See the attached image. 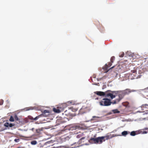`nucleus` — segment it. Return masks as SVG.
<instances>
[{"mask_svg":"<svg viewBox=\"0 0 148 148\" xmlns=\"http://www.w3.org/2000/svg\"><path fill=\"white\" fill-rule=\"evenodd\" d=\"M39 116H37L36 117L34 118V119H33V120H36L37 119H38L39 118Z\"/></svg>","mask_w":148,"mask_h":148,"instance_id":"nucleus-25","label":"nucleus"},{"mask_svg":"<svg viewBox=\"0 0 148 148\" xmlns=\"http://www.w3.org/2000/svg\"><path fill=\"white\" fill-rule=\"evenodd\" d=\"M30 119H31V120H33V119H34V118L33 117H31L30 118Z\"/></svg>","mask_w":148,"mask_h":148,"instance_id":"nucleus-31","label":"nucleus"},{"mask_svg":"<svg viewBox=\"0 0 148 148\" xmlns=\"http://www.w3.org/2000/svg\"><path fill=\"white\" fill-rule=\"evenodd\" d=\"M108 91H107V92ZM108 91H110L112 93H108L106 94V96L107 97L110 96V98L112 99H113V98H115L116 97V95L114 94H117L118 93L117 91H111L110 90H108ZM107 92V91L106 92Z\"/></svg>","mask_w":148,"mask_h":148,"instance_id":"nucleus-2","label":"nucleus"},{"mask_svg":"<svg viewBox=\"0 0 148 148\" xmlns=\"http://www.w3.org/2000/svg\"><path fill=\"white\" fill-rule=\"evenodd\" d=\"M30 138L31 140L36 139H38V137L36 135H33L31 136Z\"/></svg>","mask_w":148,"mask_h":148,"instance_id":"nucleus-11","label":"nucleus"},{"mask_svg":"<svg viewBox=\"0 0 148 148\" xmlns=\"http://www.w3.org/2000/svg\"><path fill=\"white\" fill-rule=\"evenodd\" d=\"M49 111L47 110H45L44 111V112H43V113H49Z\"/></svg>","mask_w":148,"mask_h":148,"instance_id":"nucleus-26","label":"nucleus"},{"mask_svg":"<svg viewBox=\"0 0 148 148\" xmlns=\"http://www.w3.org/2000/svg\"><path fill=\"white\" fill-rule=\"evenodd\" d=\"M95 93L100 96H104L105 95V92L101 91H96L95 92Z\"/></svg>","mask_w":148,"mask_h":148,"instance_id":"nucleus-8","label":"nucleus"},{"mask_svg":"<svg viewBox=\"0 0 148 148\" xmlns=\"http://www.w3.org/2000/svg\"><path fill=\"white\" fill-rule=\"evenodd\" d=\"M74 130L79 129L81 128L80 126L78 125H75L73 127Z\"/></svg>","mask_w":148,"mask_h":148,"instance_id":"nucleus-18","label":"nucleus"},{"mask_svg":"<svg viewBox=\"0 0 148 148\" xmlns=\"http://www.w3.org/2000/svg\"><path fill=\"white\" fill-rule=\"evenodd\" d=\"M4 125L5 127H11L14 125V124H13L12 123H8L6 122L5 123Z\"/></svg>","mask_w":148,"mask_h":148,"instance_id":"nucleus-9","label":"nucleus"},{"mask_svg":"<svg viewBox=\"0 0 148 148\" xmlns=\"http://www.w3.org/2000/svg\"><path fill=\"white\" fill-rule=\"evenodd\" d=\"M10 121H11L13 122L14 121V119L13 117L11 116L10 117Z\"/></svg>","mask_w":148,"mask_h":148,"instance_id":"nucleus-21","label":"nucleus"},{"mask_svg":"<svg viewBox=\"0 0 148 148\" xmlns=\"http://www.w3.org/2000/svg\"><path fill=\"white\" fill-rule=\"evenodd\" d=\"M20 140V139L19 138H15L14 140V141L16 142H18Z\"/></svg>","mask_w":148,"mask_h":148,"instance_id":"nucleus-23","label":"nucleus"},{"mask_svg":"<svg viewBox=\"0 0 148 148\" xmlns=\"http://www.w3.org/2000/svg\"><path fill=\"white\" fill-rule=\"evenodd\" d=\"M114 136H113V135L110 134L109 135H108L105 136H103V139L105 141L106 140H107L111 138Z\"/></svg>","mask_w":148,"mask_h":148,"instance_id":"nucleus-5","label":"nucleus"},{"mask_svg":"<svg viewBox=\"0 0 148 148\" xmlns=\"http://www.w3.org/2000/svg\"><path fill=\"white\" fill-rule=\"evenodd\" d=\"M147 55L145 57H144L143 58L145 60L147 59Z\"/></svg>","mask_w":148,"mask_h":148,"instance_id":"nucleus-30","label":"nucleus"},{"mask_svg":"<svg viewBox=\"0 0 148 148\" xmlns=\"http://www.w3.org/2000/svg\"><path fill=\"white\" fill-rule=\"evenodd\" d=\"M3 100H0V105H3Z\"/></svg>","mask_w":148,"mask_h":148,"instance_id":"nucleus-24","label":"nucleus"},{"mask_svg":"<svg viewBox=\"0 0 148 148\" xmlns=\"http://www.w3.org/2000/svg\"><path fill=\"white\" fill-rule=\"evenodd\" d=\"M97 143H101L103 141H104L103 136L99 137L97 138Z\"/></svg>","mask_w":148,"mask_h":148,"instance_id":"nucleus-3","label":"nucleus"},{"mask_svg":"<svg viewBox=\"0 0 148 148\" xmlns=\"http://www.w3.org/2000/svg\"><path fill=\"white\" fill-rule=\"evenodd\" d=\"M112 62H111L108 63V64H106L105 66V69L106 70H108L109 68L112 65ZM114 67V66L112 67L111 68L109 69V70L113 68Z\"/></svg>","mask_w":148,"mask_h":148,"instance_id":"nucleus-6","label":"nucleus"},{"mask_svg":"<svg viewBox=\"0 0 148 148\" xmlns=\"http://www.w3.org/2000/svg\"><path fill=\"white\" fill-rule=\"evenodd\" d=\"M73 147L72 148H75L79 146V144L78 142H75L71 145Z\"/></svg>","mask_w":148,"mask_h":148,"instance_id":"nucleus-10","label":"nucleus"},{"mask_svg":"<svg viewBox=\"0 0 148 148\" xmlns=\"http://www.w3.org/2000/svg\"><path fill=\"white\" fill-rule=\"evenodd\" d=\"M42 130H40V129H38L36 130V131L37 133H40V131Z\"/></svg>","mask_w":148,"mask_h":148,"instance_id":"nucleus-22","label":"nucleus"},{"mask_svg":"<svg viewBox=\"0 0 148 148\" xmlns=\"http://www.w3.org/2000/svg\"><path fill=\"white\" fill-rule=\"evenodd\" d=\"M30 110V109H29V108H27V109L26 110Z\"/></svg>","mask_w":148,"mask_h":148,"instance_id":"nucleus-33","label":"nucleus"},{"mask_svg":"<svg viewBox=\"0 0 148 148\" xmlns=\"http://www.w3.org/2000/svg\"><path fill=\"white\" fill-rule=\"evenodd\" d=\"M33 129H34V128H32V130H33Z\"/></svg>","mask_w":148,"mask_h":148,"instance_id":"nucleus-39","label":"nucleus"},{"mask_svg":"<svg viewBox=\"0 0 148 148\" xmlns=\"http://www.w3.org/2000/svg\"><path fill=\"white\" fill-rule=\"evenodd\" d=\"M53 111L57 113H59L60 112V110L55 108H53Z\"/></svg>","mask_w":148,"mask_h":148,"instance_id":"nucleus-14","label":"nucleus"},{"mask_svg":"<svg viewBox=\"0 0 148 148\" xmlns=\"http://www.w3.org/2000/svg\"><path fill=\"white\" fill-rule=\"evenodd\" d=\"M93 119H91V121H92Z\"/></svg>","mask_w":148,"mask_h":148,"instance_id":"nucleus-36","label":"nucleus"},{"mask_svg":"<svg viewBox=\"0 0 148 148\" xmlns=\"http://www.w3.org/2000/svg\"><path fill=\"white\" fill-rule=\"evenodd\" d=\"M112 112L114 114L119 113L120 112L117 109L113 110H112Z\"/></svg>","mask_w":148,"mask_h":148,"instance_id":"nucleus-15","label":"nucleus"},{"mask_svg":"<svg viewBox=\"0 0 148 148\" xmlns=\"http://www.w3.org/2000/svg\"><path fill=\"white\" fill-rule=\"evenodd\" d=\"M67 112V111H65V112H64V113H65V115H67V114H66V112Z\"/></svg>","mask_w":148,"mask_h":148,"instance_id":"nucleus-32","label":"nucleus"},{"mask_svg":"<svg viewBox=\"0 0 148 148\" xmlns=\"http://www.w3.org/2000/svg\"><path fill=\"white\" fill-rule=\"evenodd\" d=\"M115 59V58L114 56H112L110 59V61L112 63H113Z\"/></svg>","mask_w":148,"mask_h":148,"instance_id":"nucleus-20","label":"nucleus"},{"mask_svg":"<svg viewBox=\"0 0 148 148\" xmlns=\"http://www.w3.org/2000/svg\"><path fill=\"white\" fill-rule=\"evenodd\" d=\"M124 55V53H123L122 54L119 56L120 57H123Z\"/></svg>","mask_w":148,"mask_h":148,"instance_id":"nucleus-27","label":"nucleus"},{"mask_svg":"<svg viewBox=\"0 0 148 148\" xmlns=\"http://www.w3.org/2000/svg\"><path fill=\"white\" fill-rule=\"evenodd\" d=\"M97 138L91 137L89 140V142L91 143H97Z\"/></svg>","mask_w":148,"mask_h":148,"instance_id":"nucleus-4","label":"nucleus"},{"mask_svg":"<svg viewBox=\"0 0 148 148\" xmlns=\"http://www.w3.org/2000/svg\"><path fill=\"white\" fill-rule=\"evenodd\" d=\"M31 144L33 145H34L37 144V142L36 140H32L31 142Z\"/></svg>","mask_w":148,"mask_h":148,"instance_id":"nucleus-17","label":"nucleus"},{"mask_svg":"<svg viewBox=\"0 0 148 148\" xmlns=\"http://www.w3.org/2000/svg\"><path fill=\"white\" fill-rule=\"evenodd\" d=\"M97 117H96V116H93L92 117V118H97Z\"/></svg>","mask_w":148,"mask_h":148,"instance_id":"nucleus-35","label":"nucleus"},{"mask_svg":"<svg viewBox=\"0 0 148 148\" xmlns=\"http://www.w3.org/2000/svg\"><path fill=\"white\" fill-rule=\"evenodd\" d=\"M144 90H145V91L148 92V87L145 89Z\"/></svg>","mask_w":148,"mask_h":148,"instance_id":"nucleus-29","label":"nucleus"},{"mask_svg":"<svg viewBox=\"0 0 148 148\" xmlns=\"http://www.w3.org/2000/svg\"><path fill=\"white\" fill-rule=\"evenodd\" d=\"M132 92V91L129 89H127L123 91V93L124 95H127Z\"/></svg>","mask_w":148,"mask_h":148,"instance_id":"nucleus-7","label":"nucleus"},{"mask_svg":"<svg viewBox=\"0 0 148 148\" xmlns=\"http://www.w3.org/2000/svg\"><path fill=\"white\" fill-rule=\"evenodd\" d=\"M4 130V129H3V130H2L1 131H3V130Z\"/></svg>","mask_w":148,"mask_h":148,"instance_id":"nucleus-37","label":"nucleus"},{"mask_svg":"<svg viewBox=\"0 0 148 148\" xmlns=\"http://www.w3.org/2000/svg\"><path fill=\"white\" fill-rule=\"evenodd\" d=\"M15 119L16 120H18V118L16 116H15Z\"/></svg>","mask_w":148,"mask_h":148,"instance_id":"nucleus-28","label":"nucleus"},{"mask_svg":"<svg viewBox=\"0 0 148 148\" xmlns=\"http://www.w3.org/2000/svg\"><path fill=\"white\" fill-rule=\"evenodd\" d=\"M111 103L110 100L107 98H103L99 102L100 105L101 106H109Z\"/></svg>","mask_w":148,"mask_h":148,"instance_id":"nucleus-1","label":"nucleus"},{"mask_svg":"<svg viewBox=\"0 0 148 148\" xmlns=\"http://www.w3.org/2000/svg\"><path fill=\"white\" fill-rule=\"evenodd\" d=\"M144 105L145 106H148V104H145Z\"/></svg>","mask_w":148,"mask_h":148,"instance_id":"nucleus-34","label":"nucleus"},{"mask_svg":"<svg viewBox=\"0 0 148 148\" xmlns=\"http://www.w3.org/2000/svg\"><path fill=\"white\" fill-rule=\"evenodd\" d=\"M144 129H142V130L141 131V133L142 134H146L148 133V131L147 130H143Z\"/></svg>","mask_w":148,"mask_h":148,"instance_id":"nucleus-16","label":"nucleus"},{"mask_svg":"<svg viewBox=\"0 0 148 148\" xmlns=\"http://www.w3.org/2000/svg\"><path fill=\"white\" fill-rule=\"evenodd\" d=\"M130 133V132H128L127 131H124L122 132L121 134L123 136H125L126 135L129 134Z\"/></svg>","mask_w":148,"mask_h":148,"instance_id":"nucleus-12","label":"nucleus"},{"mask_svg":"<svg viewBox=\"0 0 148 148\" xmlns=\"http://www.w3.org/2000/svg\"><path fill=\"white\" fill-rule=\"evenodd\" d=\"M33 129H34V128H32V130H33Z\"/></svg>","mask_w":148,"mask_h":148,"instance_id":"nucleus-38","label":"nucleus"},{"mask_svg":"<svg viewBox=\"0 0 148 148\" xmlns=\"http://www.w3.org/2000/svg\"><path fill=\"white\" fill-rule=\"evenodd\" d=\"M121 98H120V97H119V98L118 99H116L115 100L113 103V104H116L118 103L121 99Z\"/></svg>","mask_w":148,"mask_h":148,"instance_id":"nucleus-13","label":"nucleus"},{"mask_svg":"<svg viewBox=\"0 0 148 148\" xmlns=\"http://www.w3.org/2000/svg\"><path fill=\"white\" fill-rule=\"evenodd\" d=\"M130 135L132 136H134L136 135V133L135 131H132L130 133Z\"/></svg>","mask_w":148,"mask_h":148,"instance_id":"nucleus-19","label":"nucleus"}]
</instances>
